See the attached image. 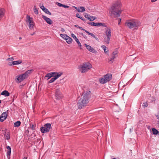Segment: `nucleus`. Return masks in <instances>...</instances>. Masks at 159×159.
<instances>
[{
    "mask_svg": "<svg viewBox=\"0 0 159 159\" xmlns=\"http://www.w3.org/2000/svg\"><path fill=\"white\" fill-rule=\"evenodd\" d=\"M91 97V93L90 91L87 90L84 91L78 102L77 106L78 108L81 109L87 106Z\"/></svg>",
    "mask_w": 159,
    "mask_h": 159,
    "instance_id": "obj_1",
    "label": "nucleus"
},
{
    "mask_svg": "<svg viewBox=\"0 0 159 159\" xmlns=\"http://www.w3.org/2000/svg\"><path fill=\"white\" fill-rule=\"evenodd\" d=\"M121 3L120 1L115 2L110 10V14L111 17L116 18L120 16L121 13Z\"/></svg>",
    "mask_w": 159,
    "mask_h": 159,
    "instance_id": "obj_2",
    "label": "nucleus"
},
{
    "mask_svg": "<svg viewBox=\"0 0 159 159\" xmlns=\"http://www.w3.org/2000/svg\"><path fill=\"white\" fill-rule=\"evenodd\" d=\"M140 22L136 19H131L127 20L125 23V26L130 29L137 30L140 25Z\"/></svg>",
    "mask_w": 159,
    "mask_h": 159,
    "instance_id": "obj_3",
    "label": "nucleus"
},
{
    "mask_svg": "<svg viewBox=\"0 0 159 159\" xmlns=\"http://www.w3.org/2000/svg\"><path fill=\"white\" fill-rule=\"evenodd\" d=\"M33 71V70H29L24 74L18 75L16 77V82L20 83L27 78Z\"/></svg>",
    "mask_w": 159,
    "mask_h": 159,
    "instance_id": "obj_4",
    "label": "nucleus"
},
{
    "mask_svg": "<svg viewBox=\"0 0 159 159\" xmlns=\"http://www.w3.org/2000/svg\"><path fill=\"white\" fill-rule=\"evenodd\" d=\"M92 68L91 65L89 62H85L83 64L79 66L80 71L82 73H85Z\"/></svg>",
    "mask_w": 159,
    "mask_h": 159,
    "instance_id": "obj_5",
    "label": "nucleus"
},
{
    "mask_svg": "<svg viewBox=\"0 0 159 159\" xmlns=\"http://www.w3.org/2000/svg\"><path fill=\"white\" fill-rule=\"evenodd\" d=\"M112 75L111 74H107L105 75L103 78H101L99 81L102 84H104L109 81L112 79Z\"/></svg>",
    "mask_w": 159,
    "mask_h": 159,
    "instance_id": "obj_6",
    "label": "nucleus"
},
{
    "mask_svg": "<svg viewBox=\"0 0 159 159\" xmlns=\"http://www.w3.org/2000/svg\"><path fill=\"white\" fill-rule=\"evenodd\" d=\"M51 124L50 123H46L43 126L41 127L40 129L41 132L44 133L48 132L51 128Z\"/></svg>",
    "mask_w": 159,
    "mask_h": 159,
    "instance_id": "obj_7",
    "label": "nucleus"
},
{
    "mask_svg": "<svg viewBox=\"0 0 159 159\" xmlns=\"http://www.w3.org/2000/svg\"><path fill=\"white\" fill-rule=\"evenodd\" d=\"M26 22L29 23L28 26L30 30H32L34 28L35 23L33 21V19L28 15L26 16Z\"/></svg>",
    "mask_w": 159,
    "mask_h": 159,
    "instance_id": "obj_8",
    "label": "nucleus"
},
{
    "mask_svg": "<svg viewBox=\"0 0 159 159\" xmlns=\"http://www.w3.org/2000/svg\"><path fill=\"white\" fill-rule=\"evenodd\" d=\"M105 34L107 37V39L105 41L108 44L109 43L111 35V30L110 28L108 27L107 29L106 30Z\"/></svg>",
    "mask_w": 159,
    "mask_h": 159,
    "instance_id": "obj_9",
    "label": "nucleus"
},
{
    "mask_svg": "<svg viewBox=\"0 0 159 159\" xmlns=\"http://www.w3.org/2000/svg\"><path fill=\"white\" fill-rule=\"evenodd\" d=\"M88 24L94 26H103L106 27L105 24L100 23H95L93 22H89L87 23Z\"/></svg>",
    "mask_w": 159,
    "mask_h": 159,
    "instance_id": "obj_10",
    "label": "nucleus"
},
{
    "mask_svg": "<svg viewBox=\"0 0 159 159\" xmlns=\"http://www.w3.org/2000/svg\"><path fill=\"white\" fill-rule=\"evenodd\" d=\"M55 96L57 100H59L62 97L63 95L61 93L59 89L56 90Z\"/></svg>",
    "mask_w": 159,
    "mask_h": 159,
    "instance_id": "obj_11",
    "label": "nucleus"
},
{
    "mask_svg": "<svg viewBox=\"0 0 159 159\" xmlns=\"http://www.w3.org/2000/svg\"><path fill=\"white\" fill-rule=\"evenodd\" d=\"M2 131H3V134L4 135L5 139L7 140H9L10 139V133L8 132L6 129H5L4 130H2Z\"/></svg>",
    "mask_w": 159,
    "mask_h": 159,
    "instance_id": "obj_12",
    "label": "nucleus"
},
{
    "mask_svg": "<svg viewBox=\"0 0 159 159\" xmlns=\"http://www.w3.org/2000/svg\"><path fill=\"white\" fill-rule=\"evenodd\" d=\"M7 112H8V111H7L5 112H3L0 116V120L1 122L3 121L7 118Z\"/></svg>",
    "mask_w": 159,
    "mask_h": 159,
    "instance_id": "obj_13",
    "label": "nucleus"
},
{
    "mask_svg": "<svg viewBox=\"0 0 159 159\" xmlns=\"http://www.w3.org/2000/svg\"><path fill=\"white\" fill-rule=\"evenodd\" d=\"M84 45L88 50L90 52L94 53H96L97 52L96 50L94 48L90 46V45H87L86 43L84 44Z\"/></svg>",
    "mask_w": 159,
    "mask_h": 159,
    "instance_id": "obj_14",
    "label": "nucleus"
},
{
    "mask_svg": "<svg viewBox=\"0 0 159 159\" xmlns=\"http://www.w3.org/2000/svg\"><path fill=\"white\" fill-rule=\"evenodd\" d=\"M118 54V52L117 50H115L114 51L113 53L112 54V56L111 57L109 60V61H111V63H112L113 62V61L116 58V56Z\"/></svg>",
    "mask_w": 159,
    "mask_h": 159,
    "instance_id": "obj_15",
    "label": "nucleus"
},
{
    "mask_svg": "<svg viewBox=\"0 0 159 159\" xmlns=\"http://www.w3.org/2000/svg\"><path fill=\"white\" fill-rule=\"evenodd\" d=\"M42 18L46 22L49 24L51 25L52 23V21L51 19L47 17L46 16L42 15Z\"/></svg>",
    "mask_w": 159,
    "mask_h": 159,
    "instance_id": "obj_16",
    "label": "nucleus"
},
{
    "mask_svg": "<svg viewBox=\"0 0 159 159\" xmlns=\"http://www.w3.org/2000/svg\"><path fill=\"white\" fill-rule=\"evenodd\" d=\"M62 74V73H61V74L57 75H55V77L53 78H52L49 81V83H52L54 81L56 80L58 78L61 76V75Z\"/></svg>",
    "mask_w": 159,
    "mask_h": 159,
    "instance_id": "obj_17",
    "label": "nucleus"
},
{
    "mask_svg": "<svg viewBox=\"0 0 159 159\" xmlns=\"http://www.w3.org/2000/svg\"><path fill=\"white\" fill-rule=\"evenodd\" d=\"M6 148L7 149V155L8 158H10L11 153V148L10 146H7Z\"/></svg>",
    "mask_w": 159,
    "mask_h": 159,
    "instance_id": "obj_18",
    "label": "nucleus"
},
{
    "mask_svg": "<svg viewBox=\"0 0 159 159\" xmlns=\"http://www.w3.org/2000/svg\"><path fill=\"white\" fill-rule=\"evenodd\" d=\"M5 10L3 8L0 9V20L3 17L5 14Z\"/></svg>",
    "mask_w": 159,
    "mask_h": 159,
    "instance_id": "obj_19",
    "label": "nucleus"
},
{
    "mask_svg": "<svg viewBox=\"0 0 159 159\" xmlns=\"http://www.w3.org/2000/svg\"><path fill=\"white\" fill-rule=\"evenodd\" d=\"M1 95H4L5 97H8L10 95V93L8 91L4 90L1 93Z\"/></svg>",
    "mask_w": 159,
    "mask_h": 159,
    "instance_id": "obj_20",
    "label": "nucleus"
},
{
    "mask_svg": "<svg viewBox=\"0 0 159 159\" xmlns=\"http://www.w3.org/2000/svg\"><path fill=\"white\" fill-rule=\"evenodd\" d=\"M66 42L69 44H70L71 43L72 39L70 37L68 36L65 39Z\"/></svg>",
    "mask_w": 159,
    "mask_h": 159,
    "instance_id": "obj_21",
    "label": "nucleus"
},
{
    "mask_svg": "<svg viewBox=\"0 0 159 159\" xmlns=\"http://www.w3.org/2000/svg\"><path fill=\"white\" fill-rule=\"evenodd\" d=\"M14 65L20 64L22 63V61L21 60H19L17 61H13Z\"/></svg>",
    "mask_w": 159,
    "mask_h": 159,
    "instance_id": "obj_22",
    "label": "nucleus"
},
{
    "mask_svg": "<svg viewBox=\"0 0 159 159\" xmlns=\"http://www.w3.org/2000/svg\"><path fill=\"white\" fill-rule=\"evenodd\" d=\"M85 32L87 33L89 35L95 38L97 40L98 39V38L97 37H95V35L93 33H90L89 32L87 31H85Z\"/></svg>",
    "mask_w": 159,
    "mask_h": 159,
    "instance_id": "obj_23",
    "label": "nucleus"
},
{
    "mask_svg": "<svg viewBox=\"0 0 159 159\" xmlns=\"http://www.w3.org/2000/svg\"><path fill=\"white\" fill-rule=\"evenodd\" d=\"M21 124V122L20 121H17L14 123V126L15 127H19Z\"/></svg>",
    "mask_w": 159,
    "mask_h": 159,
    "instance_id": "obj_24",
    "label": "nucleus"
},
{
    "mask_svg": "<svg viewBox=\"0 0 159 159\" xmlns=\"http://www.w3.org/2000/svg\"><path fill=\"white\" fill-rule=\"evenodd\" d=\"M75 8L76 9L78 12H82L85 11V10L84 7H80V9L81 10H80L79 9H77L76 7H75Z\"/></svg>",
    "mask_w": 159,
    "mask_h": 159,
    "instance_id": "obj_25",
    "label": "nucleus"
},
{
    "mask_svg": "<svg viewBox=\"0 0 159 159\" xmlns=\"http://www.w3.org/2000/svg\"><path fill=\"white\" fill-rule=\"evenodd\" d=\"M101 47L103 49L104 52L105 53L108 52V48H107L105 45H102L101 46Z\"/></svg>",
    "mask_w": 159,
    "mask_h": 159,
    "instance_id": "obj_26",
    "label": "nucleus"
},
{
    "mask_svg": "<svg viewBox=\"0 0 159 159\" xmlns=\"http://www.w3.org/2000/svg\"><path fill=\"white\" fill-rule=\"evenodd\" d=\"M45 13H46L47 14H48L49 15H51V13L48 11V10L46 8L44 9L43 10Z\"/></svg>",
    "mask_w": 159,
    "mask_h": 159,
    "instance_id": "obj_27",
    "label": "nucleus"
},
{
    "mask_svg": "<svg viewBox=\"0 0 159 159\" xmlns=\"http://www.w3.org/2000/svg\"><path fill=\"white\" fill-rule=\"evenodd\" d=\"M152 130L153 133L154 134H157L159 133L158 131L155 128H152Z\"/></svg>",
    "mask_w": 159,
    "mask_h": 159,
    "instance_id": "obj_28",
    "label": "nucleus"
},
{
    "mask_svg": "<svg viewBox=\"0 0 159 159\" xmlns=\"http://www.w3.org/2000/svg\"><path fill=\"white\" fill-rule=\"evenodd\" d=\"M50 74L51 75H52V77H55V75H57L61 74V73H57V72H50Z\"/></svg>",
    "mask_w": 159,
    "mask_h": 159,
    "instance_id": "obj_29",
    "label": "nucleus"
},
{
    "mask_svg": "<svg viewBox=\"0 0 159 159\" xmlns=\"http://www.w3.org/2000/svg\"><path fill=\"white\" fill-rule=\"evenodd\" d=\"M52 77V75H51V74L50 73H48L45 76V78L46 77L47 78V79H49L51 77Z\"/></svg>",
    "mask_w": 159,
    "mask_h": 159,
    "instance_id": "obj_30",
    "label": "nucleus"
},
{
    "mask_svg": "<svg viewBox=\"0 0 159 159\" xmlns=\"http://www.w3.org/2000/svg\"><path fill=\"white\" fill-rule=\"evenodd\" d=\"M60 36L63 39H66L68 36L65 34H61Z\"/></svg>",
    "mask_w": 159,
    "mask_h": 159,
    "instance_id": "obj_31",
    "label": "nucleus"
},
{
    "mask_svg": "<svg viewBox=\"0 0 159 159\" xmlns=\"http://www.w3.org/2000/svg\"><path fill=\"white\" fill-rule=\"evenodd\" d=\"M96 19V17L93 16H90V18H89L90 21H93Z\"/></svg>",
    "mask_w": 159,
    "mask_h": 159,
    "instance_id": "obj_32",
    "label": "nucleus"
},
{
    "mask_svg": "<svg viewBox=\"0 0 159 159\" xmlns=\"http://www.w3.org/2000/svg\"><path fill=\"white\" fill-rule=\"evenodd\" d=\"M34 12L36 14H38V10L36 8V6H34Z\"/></svg>",
    "mask_w": 159,
    "mask_h": 159,
    "instance_id": "obj_33",
    "label": "nucleus"
},
{
    "mask_svg": "<svg viewBox=\"0 0 159 159\" xmlns=\"http://www.w3.org/2000/svg\"><path fill=\"white\" fill-rule=\"evenodd\" d=\"M14 60V58L13 57L9 58L7 59V61H13Z\"/></svg>",
    "mask_w": 159,
    "mask_h": 159,
    "instance_id": "obj_34",
    "label": "nucleus"
},
{
    "mask_svg": "<svg viewBox=\"0 0 159 159\" xmlns=\"http://www.w3.org/2000/svg\"><path fill=\"white\" fill-rule=\"evenodd\" d=\"M84 16L85 18L88 19H89V18H90V16L87 13H85Z\"/></svg>",
    "mask_w": 159,
    "mask_h": 159,
    "instance_id": "obj_35",
    "label": "nucleus"
},
{
    "mask_svg": "<svg viewBox=\"0 0 159 159\" xmlns=\"http://www.w3.org/2000/svg\"><path fill=\"white\" fill-rule=\"evenodd\" d=\"M148 106V104L147 102H145L144 103H143V106L144 107H146Z\"/></svg>",
    "mask_w": 159,
    "mask_h": 159,
    "instance_id": "obj_36",
    "label": "nucleus"
},
{
    "mask_svg": "<svg viewBox=\"0 0 159 159\" xmlns=\"http://www.w3.org/2000/svg\"><path fill=\"white\" fill-rule=\"evenodd\" d=\"M76 42L77 43H78V45H79V46L80 47H81V43H80V42H79V40H78L77 41H76Z\"/></svg>",
    "mask_w": 159,
    "mask_h": 159,
    "instance_id": "obj_37",
    "label": "nucleus"
},
{
    "mask_svg": "<svg viewBox=\"0 0 159 159\" xmlns=\"http://www.w3.org/2000/svg\"><path fill=\"white\" fill-rule=\"evenodd\" d=\"M35 125H31L30 127H31V128L33 130L35 129Z\"/></svg>",
    "mask_w": 159,
    "mask_h": 159,
    "instance_id": "obj_38",
    "label": "nucleus"
},
{
    "mask_svg": "<svg viewBox=\"0 0 159 159\" xmlns=\"http://www.w3.org/2000/svg\"><path fill=\"white\" fill-rule=\"evenodd\" d=\"M76 16L78 18H79L80 19V18L81 17V16L80 15L79 13H77L76 14Z\"/></svg>",
    "mask_w": 159,
    "mask_h": 159,
    "instance_id": "obj_39",
    "label": "nucleus"
},
{
    "mask_svg": "<svg viewBox=\"0 0 159 159\" xmlns=\"http://www.w3.org/2000/svg\"><path fill=\"white\" fill-rule=\"evenodd\" d=\"M13 64V61H12V62H9L8 63V64L9 66H13L14 65Z\"/></svg>",
    "mask_w": 159,
    "mask_h": 159,
    "instance_id": "obj_40",
    "label": "nucleus"
},
{
    "mask_svg": "<svg viewBox=\"0 0 159 159\" xmlns=\"http://www.w3.org/2000/svg\"><path fill=\"white\" fill-rule=\"evenodd\" d=\"M57 4L59 7H63V4L59 2H57Z\"/></svg>",
    "mask_w": 159,
    "mask_h": 159,
    "instance_id": "obj_41",
    "label": "nucleus"
},
{
    "mask_svg": "<svg viewBox=\"0 0 159 159\" xmlns=\"http://www.w3.org/2000/svg\"><path fill=\"white\" fill-rule=\"evenodd\" d=\"M71 37L74 39H75L76 37L75 35L74 34H71Z\"/></svg>",
    "mask_w": 159,
    "mask_h": 159,
    "instance_id": "obj_42",
    "label": "nucleus"
},
{
    "mask_svg": "<svg viewBox=\"0 0 159 159\" xmlns=\"http://www.w3.org/2000/svg\"><path fill=\"white\" fill-rule=\"evenodd\" d=\"M79 28L81 30L84 31L85 32V31H87L86 30L83 29L82 27L79 26Z\"/></svg>",
    "mask_w": 159,
    "mask_h": 159,
    "instance_id": "obj_43",
    "label": "nucleus"
},
{
    "mask_svg": "<svg viewBox=\"0 0 159 159\" xmlns=\"http://www.w3.org/2000/svg\"><path fill=\"white\" fill-rule=\"evenodd\" d=\"M40 8L43 10L45 8L43 5L41 6L40 7Z\"/></svg>",
    "mask_w": 159,
    "mask_h": 159,
    "instance_id": "obj_44",
    "label": "nucleus"
},
{
    "mask_svg": "<svg viewBox=\"0 0 159 159\" xmlns=\"http://www.w3.org/2000/svg\"><path fill=\"white\" fill-rule=\"evenodd\" d=\"M80 19L82 20H83L84 21H85L86 20L83 17H81L80 18Z\"/></svg>",
    "mask_w": 159,
    "mask_h": 159,
    "instance_id": "obj_45",
    "label": "nucleus"
},
{
    "mask_svg": "<svg viewBox=\"0 0 159 159\" xmlns=\"http://www.w3.org/2000/svg\"><path fill=\"white\" fill-rule=\"evenodd\" d=\"M62 7H63L65 8H68L69 7V6H68L63 5Z\"/></svg>",
    "mask_w": 159,
    "mask_h": 159,
    "instance_id": "obj_46",
    "label": "nucleus"
},
{
    "mask_svg": "<svg viewBox=\"0 0 159 159\" xmlns=\"http://www.w3.org/2000/svg\"><path fill=\"white\" fill-rule=\"evenodd\" d=\"M121 19L120 18L118 20V24L119 25H120V24L121 22Z\"/></svg>",
    "mask_w": 159,
    "mask_h": 159,
    "instance_id": "obj_47",
    "label": "nucleus"
},
{
    "mask_svg": "<svg viewBox=\"0 0 159 159\" xmlns=\"http://www.w3.org/2000/svg\"><path fill=\"white\" fill-rule=\"evenodd\" d=\"M156 117L159 120V112L158 113V114L156 116ZM158 121H159V120Z\"/></svg>",
    "mask_w": 159,
    "mask_h": 159,
    "instance_id": "obj_48",
    "label": "nucleus"
},
{
    "mask_svg": "<svg viewBox=\"0 0 159 159\" xmlns=\"http://www.w3.org/2000/svg\"><path fill=\"white\" fill-rule=\"evenodd\" d=\"M61 31L62 32H64L65 31V30H64V29L63 28H61Z\"/></svg>",
    "mask_w": 159,
    "mask_h": 159,
    "instance_id": "obj_49",
    "label": "nucleus"
},
{
    "mask_svg": "<svg viewBox=\"0 0 159 159\" xmlns=\"http://www.w3.org/2000/svg\"><path fill=\"white\" fill-rule=\"evenodd\" d=\"M35 34V32H34L33 33L31 34V35L32 36V35H34Z\"/></svg>",
    "mask_w": 159,
    "mask_h": 159,
    "instance_id": "obj_50",
    "label": "nucleus"
},
{
    "mask_svg": "<svg viewBox=\"0 0 159 159\" xmlns=\"http://www.w3.org/2000/svg\"><path fill=\"white\" fill-rule=\"evenodd\" d=\"M75 40V41L76 42L79 39L77 38V37H76L75 39H74Z\"/></svg>",
    "mask_w": 159,
    "mask_h": 159,
    "instance_id": "obj_51",
    "label": "nucleus"
},
{
    "mask_svg": "<svg viewBox=\"0 0 159 159\" xmlns=\"http://www.w3.org/2000/svg\"><path fill=\"white\" fill-rule=\"evenodd\" d=\"M75 27H76L78 28H79V26L78 25H75Z\"/></svg>",
    "mask_w": 159,
    "mask_h": 159,
    "instance_id": "obj_52",
    "label": "nucleus"
},
{
    "mask_svg": "<svg viewBox=\"0 0 159 159\" xmlns=\"http://www.w3.org/2000/svg\"><path fill=\"white\" fill-rule=\"evenodd\" d=\"M23 159H27V157H24Z\"/></svg>",
    "mask_w": 159,
    "mask_h": 159,
    "instance_id": "obj_53",
    "label": "nucleus"
},
{
    "mask_svg": "<svg viewBox=\"0 0 159 159\" xmlns=\"http://www.w3.org/2000/svg\"><path fill=\"white\" fill-rule=\"evenodd\" d=\"M83 36L84 38H85V37H86V36L85 35H83Z\"/></svg>",
    "mask_w": 159,
    "mask_h": 159,
    "instance_id": "obj_54",
    "label": "nucleus"
},
{
    "mask_svg": "<svg viewBox=\"0 0 159 159\" xmlns=\"http://www.w3.org/2000/svg\"><path fill=\"white\" fill-rule=\"evenodd\" d=\"M22 39V38H21V37H20V38H19V39Z\"/></svg>",
    "mask_w": 159,
    "mask_h": 159,
    "instance_id": "obj_55",
    "label": "nucleus"
},
{
    "mask_svg": "<svg viewBox=\"0 0 159 159\" xmlns=\"http://www.w3.org/2000/svg\"><path fill=\"white\" fill-rule=\"evenodd\" d=\"M112 159H117L115 158H112Z\"/></svg>",
    "mask_w": 159,
    "mask_h": 159,
    "instance_id": "obj_56",
    "label": "nucleus"
},
{
    "mask_svg": "<svg viewBox=\"0 0 159 159\" xmlns=\"http://www.w3.org/2000/svg\"><path fill=\"white\" fill-rule=\"evenodd\" d=\"M1 100H0V104L1 103Z\"/></svg>",
    "mask_w": 159,
    "mask_h": 159,
    "instance_id": "obj_57",
    "label": "nucleus"
}]
</instances>
